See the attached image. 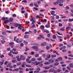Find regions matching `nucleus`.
Masks as SVG:
<instances>
[{
  "label": "nucleus",
  "instance_id": "17",
  "mask_svg": "<svg viewBox=\"0 0 73 73\" xmlns=\"http://www.w3.org/2000/svg\"><path fill=\"white\" fill-rule=\"evenodd\" d=\"M29 54H31V55H32V56H33V55H35V52H31L29 53Z\"/></svg>",
  "mask_w": 73,
  "mask_h": 73
},
{
  "label": "nucleus",
  "instance_id": "9",
  "mask_svg": "<svg viewBox=\"0 0 73 73\" xmlns=\"http://www.w3.org/2000/svg\"><path fill=\"white\" fill-rule=\"evenodd\" d=\"M54 71V70L53 68L50 69L49 71V72H53Z\"/></svg>",
  "mask_w": 73,
  "mask_h": 73
},
{
  "label": "nucleus",
  "instance_id": "64",
  "mask_svg": "<svg viewBox=\"0 0 73 73\" xmlns=\"http://www.w3.org/2000/svg\"><path fill=\"white\" fill-rule=\"evenodd\" d=\"M13 50V51H16V49L15 48H13L12 49Z\"/></svg>",
  "mask_w": 73,
  "mask_h": 73
},
{
  "label": "nucleus",
  "instance_id": "15",
  "mask_svg": "<svg viewBox=\"0 0 73 73\" xmlns=\"http://www.w3.org/2000/svg\"><path fill=\"white\" fill-rule=\"evenodd\" d=\"M70 67V68H73V64L72 63H71L70 64V65H69Z\"/></svg>",
  "mask_w": 73,
  "mask_h": 73
},
{
  "label": "nucleus",
  "instance_id": "3",
  "mask_svg": "<svg viewBox=\"0 0 73 73\" xmlns=\"http://www.w3.org/2000/svg\"><path fill=\"white\" fill-rule=\"evenodd\" d=\"M32 48L33 49H36V51H37L38 49V47L36 46H32Z\"/></svg>",
  "mask_w": 73,
  "mask_h": 73
},
{
  "label": "nucleus",
  "instance_id": "26",
  "mask_svg": "<svg viewBox=\"0 0 73 73\" xmlns=\"http://www.w3.org/2000/svg\"><path fill=\"white\" fill-rule=\"evenodd\" d=\"M54 65L55 66H57V65H59V63L58 62H56L54 63Z\"/></svg>",
  "mask_w": 73,
  "mask_h": 73
},
{
  "label": "nucleus",
  "instance_id": "8",
  "mask_svg": "<svg viewBox=\"0 0 73 73\" xmlns=\"http://www.w3.org/2000/svg\"><path fill=\"white\" fill-rule=\"evenodd\" d=\"M48 61L50 63H53L54 62V60L53 59H50L48 60Z\"/></svg>",
  "mask_w": 73,
  "mask_h": 73
},
{
  "label": "nucleus",
  "instance_id": "61",
  "mask_svg": "<svg viewBox=\"0 0 73 73\" xmlns=\"http://www.w3.org/2000/svg\"><path fill=\"white\" fill-rule=\"evenodd\" d=\"M66 66V64H62V65H61V66H62V67H65V66Z\"/></svg>",
  "mask_w": 73,
  "mask_h": 73
},
{
  "label": "nucleus",
  "instance_id": "29",
  "mask_svg": "<svg viewBox=\"0 0 73 73\" xmlns=\"http://www.w3.org/2000/svg\"><path fill=\"white\" fill-rule=\"evenodd\" d=\"M51 14L52 15H53L54 14V11H52L51 13Z\"/></svg>",
  "mask_w": 73,
  "mask_h": 73
},
{
  "label": "nucleus",
  "instance_id": "28",
  "mask_svg": "<svg viewBox=\"0 0 73 73\" xmlns=\"http://www.w3.org/2000/svg\"><path fill=\"white\" fill-rule=\"evenodd\" d=\"M53 38L54 39H56L57 38V37L56 36V35H54L53 36Z\"/></svg>",
  "mask_w": 73,
  "mask_h": 73
},
{
  "label": "nucleus",
  "instance_id": "34",
  "mask_svg": "<svg viewBox=\"0 0 73 73\" xmlns=\"http://www.w3.org/2000/svg\"><path fill=\"white\" fill-rule=\"evenodd\" d=\"M14 44V42H11L10 43L9 45H13Z\"/></svg>",
  "mask_w": 73,
  "mask_h": 73
},
{
  "label": "nucleus",
  "instance_id": "25",
  "mask_svg": "<svg viewBox=\"0 0 73 73\" xmlns=\"http://www.w3.org/2000/svg\"><path fill=\"white\" fill-rule=\"evenodd\" d=\"M24 43H25V45H27L28 44V42L24 40Z\"/></svg>",
  "mask_w": 73,
  "mask_h": 73
},
{
  "label": "nucleus",
  "instance_id": "45",
  "mask_svg": "<svg viewBox=\"0 0 73 73\" xmlns=\"http://www.w3.org/2000/svg\"><path fill=\"white\" fill-rule=\"evenodd\" d=\"M36 61V59L33 58L31 59V61Z\"/></svg>",
  "mask_w": 73,
  "mask_h": 73
},
{
  "label": "nucleus",
  "instance_id": "20",
  "mask_svg": "<svg viewBox=\"0 0 73 73\" xmlns=\"http://www.w3.org/2000/svg\"><path fill=\"white\" fill-rule=\"evenodd\" d=\"M19 39L18 38L16 39L15 40L16 42H17V43H19V42H20V41H19Z\"/></svg>",
  "mask_w": 73,
  "mask_h": 73
},
{
  "label": "nucleus",
  "instance_id": "48",
  "mask_svg": "<svg viewBox=\"0 0 73 73\" xmlns=\"http://www.w3.org/2000/svg\"><path fill=\"white\" fill-rule=\"evenodd\" d=\"M47 37H48V38H50V34H47Z\"/></svg>",
  "mask_w": 73,
  "mask_h": 73
},
{
  "label": "nucleus",
  "instance_id": "53",
  "mask_svg": "<svg viewBox=\"0 0 73 73\" xmlns=\"http://www.w3.org/2000/svg\"><path fill=\"white\" fill-rule=\"evenodd\" d=\"M33 6V3H31L30 4V7H32Z\"/></svg>",
  "mask_w": 73,
  "mask_h": 73
},
{
  "label": "nucleus",
  "instance_id": "58",
  "mask_svg": "<svg viewBox=\"0 0 73 73\" xmlns=\"http://www.w3.org/2000/svg\"><path fill=\"white\" fill-rule=\"evenodd\" d=\"M1 42L2 44H4V42H5V41H3V40H1Z\"/></svg>",
  "mask_w": 73,
  "mask_h": 73
},
{
  "label": "nucleus",
  "instance_id": "51",
  "mask_svg": "<svg viewBox=\"0 0 73 73\" xmlns=\"http://www.w3.org/2000/svg\"><path fill=\"white\" fill-rule=\"evenodd\" d=\"M16 61V59L15 60H12V61L13 63H15V61Z\"/></svg>",
  "mask_w": 73,
  "mask_h": 73
},
{
  "label": "nucleus",
  "instance_id": "2",
  "mask_svg": "<svg viewBox=\"0 0 73 73\" xmlns=\"http://www.w3.org/2000/svg\"><path fill=\"white\" fill-rule=\"evenodd\" d=\"M20 58H21V60H24L25 59V56L21 55L20 56Z\"/></svg>",
  "mask_w": 73,
  "mask_h": 73
},
{
  "label": "nucleus",
  "instance_id": "37",
  "mask_svg": "<svg viewBox=\"0 0 73 73\" xmlns=\"http://www.w3.org/2000/svg\"><path fill=\"white\" fill-rule=\"evenodd\" d=\"M39 36L40 38H44V37L42 35H40Z\"/></svg>",
  "mask_w": 73,
  "mask_h": 73
},
{
  "label": "nucleus",
  "instance_id": "55",
  "mask_svg": "<svg viewBox=\"0 0 73 73\" xmlns=\"http://www.w3.org/2000/svg\"><path fill=\"white\" fill-rule=\"evenodd\" d=\"M28 13H24V15L25 16H28Z\"/></svg>",
  "mask_w": 73,
  "mask_h": 73
},
{
  "label": "nucleus",
  "instance_id": "36",
  "mask_svg": "<svg viewBox=\"0 0 73 73\" xmlns=\"http://www.w3.org/2000/svg\"><path fill=\"white\" fill-rule=\"evenodd\" d=\"M50 49V47L49 46H46V49L47 50H49Z\"/></svg>",
  "mask_w": 73,
  "mask_h": 73
},
{
  "label": "nucleus",
  "instance_id": "13",
  "mask_svg": "<svg viewBox=\"0 0 73 73\" xmlns=\"http://www.w3.org/2000/svg\"><path fill=\"white\" fill-rule=\"evenodd\" d=\"M4 22L5 24H7V23H9V20H6Z\"/></svg>",
  "mask_w": 73,
  "mask_h": 73
},
{
  "label": "nucleus",
  "instance_id": "23",
  "mask_svg": "<svg viewBox=\"0 0 73 73\" xmlns=\"http://www.w3.org/2000/svg\"><path fill=\"white\" fill-rule=\"evenodd\" d=\"M13 54H18V52L16 51V52H13Z\"/></svg>",
  "mask_w": 73,
  "mask_h": 73
},
{
  "label": "nucleus",
  "instance_id": "32",
  "mask_svg": "<svg viewBox=\"0 0 73 73\" xmlns=\"http://www.w3.org/2000/svg\"><path fill=\"white\" fill-rule=\"evenodd\" d=\"M58 59L59 60H60V61H61V60H62V57H59L58 58Z\"/></svg>",
  "mask_w": 73,
  "mask_h": 73
},
{
  "label": "nucleus",
  "instance_id": "16",
  "mask_svg": "<svg viewBox=\"0 0 73 73\" xmlns=\"http://www.w3.org/2000/svg\"><path fill=\"white\" fill-rule=\"evenodd\" d=\"M55 21H54V18L53 17H52L51 20V23H54Z\"/></svg>",
  "mask_w": 73,
  "mask_h": 73
},
{
  "label": "nucleus",
  "instance_id": "7",
  "mask_svg": "<svg viewBox=\"0 0 73 73\" xmlns=\"http://www.w3.org/2000/svg\"><path fill=\"white\" fill-rule=\"evenodd\" d=\"M44 28H45L44 26L43 25H42L40 26V28L42 31H44Z\"/></svg>",
  "mask_w": 73,
  "mask_h": 73
},
{
  "label": "nucleus",
  "instance_id": "19",
  "mask_svg": "<svg viewBox=\"0 0 73 73\" xmlns=\"http://www.w3.org/2000/svg\"><path fill=\"white\" fill-rule=\"evenodd\" d=\"M25 48V52H27V51H28V50H29V48H28L27 46H26Z\"/></svg>",
  "mask_w": 73,
  "mask_h": 73
},
{
  "label": "nucleus",
  "instance_id": "31",
  "mask_svg": "<svg viewBox=\"0 0 73 73\" xmlns=\"http://www.w3.org/2000/svg\"><path fill=\"white\" fill-rule=\"evenodd\" d=\"M11 66V63H9L7 66V67H9Z\"/></svg>",
  "mask_w": 73,
  "mask_h": 73
},
{
  "label": "nucleus",
  "instance_id": "4",
  "mask_svg": "<svg viewBox=\"0 0 73 73\" xmlns=\"http://www.w3.org/2000/svg\"><path fill=\"white\" fill-rule=\"evenodd\" d=\"M16 58H17V60L18 61H21V58H19V56H17L16 57Z\"/></svg>",
  "mask_w": 73,
  "mask_h": 73
},
{
  "label": "nucleus",
  "instance_id": "46",
  "mask_svg": "<svg viewBox=\"0 0 73 73\" xmlns=\"http://www.w3.org/2000/svg\"><path fill=\"white\" fill-rule=\"evenodd\" d=\"M51 9L52 10H56V7H53L51 8Z\"/></svg>",
  "mask_w": 73,
  "mask_h": 73
},
{
  "label": "nucleus",
  "instance_id": "63",
  "mask_svg": "<svg viewBox=\"0 0 73 73\" xmlns=\"http://www.w3.org/2000/svg\"><path fill=\"white\" fill-rule=\"evenodd\" d=\"M59 16H58V15H57L56 16V19H59Z\"/></svg>",
  "mask_w": 73,
  "mask_h": 73
},
{
  "label": "nucleus",
  "instance_id": "59",
  "mask_svg": "<svg viewBox=\"0 0 73 73\" xmlns=\"http://www.w3.org/2000/svg\"><path fill=\"white\" fill-rule=\"evenodd\" d=\"M59 27H62V24L61 23H59L58 24Z\"/></svg>",
  "mask_w": 73,
  "mask_h": 73
},
{
  "label": "nucleus",
  "instance_id": "27",
  "mask_svg": "<svg viewBox=\"0 0 73 73\" xmlns=\"http://www.w3.org/2000/svg\"><path fill=\"white\" fill-rule=\"evenodd\" d=\"M39 56V54H36L35 55V57H38Z\"/></svg>",
  "mask_w": 73,
  "mask_h": 73
},
{
  "label": "nucleus",
  "instance_id": "30",
  "mask_svg": "<svg viewBox=\"0 0 73 73\" xmlns=\"http://www.w3.org/2000/svg\"><path fill=\"white\" fill-rule=\"evenodd\" d=\"M62 70L60 69H58L57 70V72H61Z\"/></svg>",
  "mask_w": 73,
  "mask_h": 73
},
{
  "label": "nucleus",
  "instance_id": "57",
  "mask_svg": "<svg viewBox=\"0 0 73 73\" xmlns=\"http://www.w3.org/2000/svg\"><path fill=\"white\" fill-rule=\"evenodd\" d=\"M26 66L27 67H28L29 68L30 67H31V66L29 65L26 64Z\"/></svg>",
  "mask_w": 73,
  "mask_h": 73
},
{
  "label": "nucleus",
  "instance_id": "11",
  "mask_svg": "<svg viewBox=\"0 0 73 73\" xmlns=\"http://www.w3.org/2000/svg\"><path fill=\"white\" fill-rule=\"evenodd\" d=\"M46 45V42H44L41 44L42 46H45V45Z\"/></svg>",
  "mask_w": 73,
  "mask_h": 73
},
{
  "label": "nucleus",
  "instance_id": "18",
  "mask_svg": "<svg viewBox=\"0 0 73 73\" xmlns=\"http://www.w3.org/2000/svg\"><path fill=\"white\" fill-rule=\"evenodd\" d=\"M24 37L25 38H29V36L27 35H25L24 36Z\"/></svg>",
  "mask_w": 73,
  "mask_h": 73
},
{
  "label": "nucleus",
  "instance_id": "1",
  "mask_svg": "<svg viewBox=\"0 0 73 73\" xmlns=\"http://www.w3.org/2000/svg\"><path fill=\"white\" fill-rule=\"evenodd\" d=\"M62 1H61L60 0H58L56 1V2L54 3H53V4L54 5H56V4H57V5H58V4H59V3H62Z\"/></svg>",
  "mask_w": 73,
  "mask_h": 73
},
{
  "label": "nucleus",
  "instance_id": "42",
  "mask_svg": "<svg viewBox=\"0 0 73 73\" xmlns=\"http://www.w3.org/2000/svg\"><path fill=\"white\" fill-rule=\"evenodd\" d=\"M34 45H36V46H39V45L37 44V43H34L33 44Z\"/></svg>",
  "mask_w": 73,
  "mask_h": 73
},
{
  "label": "nucleus",
  "instance_id": "60",
  "mask_svg": "<svg viewBox=\"0 0 73 73\" xmlns=\"http://www.w3.org/2000/svg\"><path fill=\"white\" fill-rule=\"evenodd\" d=\"M2 35H6V33H5V32H2Z\"/></svg>",
  "mask_w": 73,
  "mask_h": 73
},
{
  "label": "nucleus",
  "instance_id": "14",
  "mask_svg": "<svg viewBox=\"0 0 73 73\" xmlns=\"http://www.w3.org/2000/svg\"><path fill=\"white\" fill-rule=\"evenodd\" d=\"M34 5L36 7H38V5L37 3H34Z\"/></svg>",
  "mask_w": 73,
  "mask_h": 73
},
{
  "label": "nucleus",
  "instance_id": "22",
  "mask_svg": "<svg viewBox=\"0 0 73 73\" xmlns=\"http://www.w3.org/2000/svg\"><path fill=\"white\" fill-rule=\"evenodd\" d=\"M25 62L23 63L22 65V67L23 68L25 67Z\"/></svg>",
  "mask_w": 73,
  "mask_h": 73
},
{
  "label": "nucleus",
  "instance_id": "21",
  "mask_svg": "<svg viewBox=\"0 0 73 73\" xmlns=\"http://www.w3.org/2000/svg\"><path fill=\"white\" fill-rule=\"evenodd\" d=\"M19 70V68H16L13 70V71H15V72H18Z\"/></svg>",
  "mask_w": 73,
  "mask_h": 73
},
{
  "label": "nucleus",
  "instance_id": "39",
  "mask_svg": "<svg viewBox=\"0 0 73 73\" xmlns=\"http://www.w3.org/2000/svg\"><path fill=\"white\" fill-rule=\"evenodd\" d=\"M37 60L38 61H41L42 60V58H37Z\"/></svg>",
  "mask_w": 73,
  "mask_h": 73
},
{
  "label": "nucleus",
  "instance_id": "56",
  "mask_svg": "<svg viewBox=\"0 0 73 73\" xmlns=\"http://www.w3.org/2000/svg\"><path fill=\"white\" fill-rule=\"evenodd\" d=\"M66 38H67V39H68V38H70V36H69V35H68L67 36Z\"/></svg>",
  "mask_w": 73,
  "mask_h": 73
},
{
  "label": "nucleus",
  "instance_id": "38",
  "mask_svg": "<svg viewBox=\"0 0 73 73\" xmlns=\"http://www.w3.org/2000/svg\"><path fill=\"white\" fill-rule=\"evenodd\" d=\"M44 64L45 65H48V64H49V63L48 62H44Z\"/></svg>",
  "mask_w": 73,
  "mask_h": 73
},
{
  "label": "nucleus",
  "instance_id": "24",
  "mask_svg": "<svg viewBox=\"0 0 73 73\" xmlns=\"http://www.w3.org/2000/svg\"><path fill=\"white\" fill-rule=\"evenodd\" d=\"M44 32H46V33H49V31L47 30H44Z\"/></svg>",
  "mask_w": 73,
  "mask_h": 73
},
{
  "label": "nucleus",
  "instance_id": "62",
  "mask_svg": "<svg viewBox=\"0 0 73 73\" xmlns=\"http://www.w3.org/2000/svg\"><path fill=\"white\" fill-rule=\"evenodd\" d=\"M13 16L14 17H16V14H14L13 15Z\"/></svg>",
  "mask_w": 73,
  "mask_h": 73
},
{
  "label": "nucleus",
  "instance_id": "44",
  "mask_svg": "<svg viewBox=\"0 0 73 73\" xmlns=\"http://www.w3.org/2000/svg\"><path fill=\"white\" fill-rule=\"evenodd\" d=\"M70 28H71V27H66V29H67L68 30H69L70 29Z\"/></svg>",
  "mask_w": 73,
  "mask_h": 73
},
{
  "label": "nucleus",
  "instance_id": "35",
  "mask_svg": "<svg viewBox=\"0 0 73 73\" xmlns=\"http://www.w3.org/2000/svg\"><path fill=\"white\" fill-rule=\"evenodd\" d=\"M4 64V61L0 62V65H3Z\"/></svg>",
  "mask_w": 73,
  "mask_h": 73
},
{
  "label": "nucleus",
  "instance_id": "33",
  "mask_svg": "<svg viewBox=\"0 0 73 73\" xmlns=\"http://www.w3.org/2000/svg\"><path fill=\"white\" fill-rule=\"evenodd\" d=\"M73 21V18L72 19H70V18L69 19V22H71L72 21Z\"/></svg>",
  "mask_w": 73,
  "mask_h": 73
},
{
  "label": "nucleus",
  "instance_id": "41",
  "mask_svg": "<svg viewBox=\"0 0 73 73\" xmlns=\"http://www.w3.org/2000/svg\"><path fill=\"white\" fill-rule=\"evenodd\" d=\"M50 68V67L48 66V67H45V69H49Z\"/></svg>",
  "mask_w": 73,
  "mask_h": 73
},
{
  "label": "nucleus",
  "instance_id": "52",
  "mask_svg": "<svg viewBox=\"0 0 73 73\" xmlns=\"http://www.w3.org/2000/svg\"><path fill=\"white\" fill-rule=\"evenodd\" d=\"M36 21H35L34 20L33 21V22L31 24H34L35 23Z\"/></svg>",
  "mask_w": 73,
  "mask_h": 73
},
{
  "label": "nucleus",
  "instance_id": "43",
  "mask_svg": "<svg viewBox=\"0 0 73 73\" xmlns=\"http://www.w3.org/2000/svg\"><path fill=\"white\" fill-rule=\"evenodd\" d=\"M22 2H23V3H27V0H24L22 1Z\"/></svg>",
  "mask_w": 73,
  "mask_h": 73
},
{
  "label": "nucleus",
  "instance_id": "12",
  "mask_svg": "<svg viewBox=\"0 0 73 73\" xmlns=\"http://www.w3.org/2000/svg\"><path fill=\"white\" fill-rule=\"evenodd\" d=\"M45 27H46V28H49V27H50V25H49V24L48 23L47 24V25H46Z\"/></svg>",
  "mask_w": 73,
  "mask_h": 73
},
{
  "label": "nucleus",
  "instance_id": "47",
  "mask_svg": "<svg viewBox=\"0 0 73 73\" xmlns=\"http://www.w3.org/2000/svg\"><path fill=\"white\" fill-rule=\"evenodd\" d=\"M2 20H3V21H4L5 20V17H3L1 19Z\"/></svg>",
  "mask_w": 73,
  "mask_h": 73
},
{
  "label": "nucleus",
  "instance_id": "10",
  "mask_svg": "<svg viewBox=\"0 0 73 73\" xmlns=\"http://www.w3.org/2000/svg\"><path fill=\"white\" fill-rule=\"evenodd\" d=\"M9 22H12V21H13V19L12 18H10L9 20Z\"/></svg>",
  "mask_w": 73,
  "mask_h": 73
},
{
  "label": "nucleus",
  "instance_id": "40",
  "mask_svg": "<svg viewBox=\"0 0 73 73\" xmlns=\"http://www.w3.org/2000/svg\"><path fill=\"white\" fill-rule=\"evenodd\" d=\"M51 57L52 58L56 57V55H51Z\"/></svg>",
  "mask_w": 73,
  "mask_h": 73
},
{
  "label": "nucleus",
  "instance_id": "49",
  "mask_svg": "<svg viewBox=\"0 0 73 73\" xmlns=\"http://www.w3.org/2000/svg\"><path fill=\"white\" fill-rule=\"evenodd\" d=\"M39 66H40V67H42V66H43V64H39Z\"/></svg>",
  "mask_w": 73,
  "mask_h": 73
},
{
  "label": "nucleus",
  "instance_id": "5",
  "mask_svg": "<svg viewBox=\"0 0 73 73\" xmlns=\"http://www.w3.org/2000/svg\"><path fill=\"white\" fill-rule=\"evenodd\" d=\"M19 24L17 23H15L14 24V26L15 27H16V28H17L18 27H19Z\"/></svg>",
  "mask_w": 73,
  "mask_h": 73
},
{
  "label": "nucleus",
  "instance_id": "50",
  "mask_svg": "<svg viewBox=\"0 0 73 73\" xmlns=\"http://www.w3.org/2000/svg\"><path fill=\"white\" fill-rule=\"evenodd\" d=\"M0 70L1 72H4V68H1Z\"/></svg>",
  "mask_w": 73,
  "mask_h": 73
},
{
  "label": "nucleus",
  "instance_id": "54",
  "mask_svg": "<svg viewBox=\"0 0 73 73\" xmlns=\"http://www.w3.org/2000/svg\"><path fill=\"white\" fill-rule=\"evenodd\" d=\"M60 29L62 31H65V29L64 28H62Z\"/></svg>",
  "mask_w": 73,
  "mask_h": 73
},
{
  "label": "nucleus",
  "instance_id": "6",
  "mask_svg": "<svg viewBox=\"0 0 73 73\" xmlns=\"http://www.w3.org/2000/svg\"><path fill=\"white\" fill-rule=\"evenodd\" d=\"M18 26H19V27H18V28L20 29V30H21V29H22V26H21V24H19Z\"/></svg>",
  "mask_w": 73,
  "mask_h": 73
}]
</instances>
